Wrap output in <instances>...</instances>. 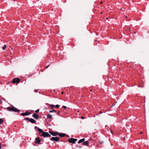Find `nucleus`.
I'll return each instance as SVG.
<instances>
[{
  "label": "nucleus",
  "mask_w": 149,
  "mask_h": 149,
  "mask_svg": "<svg viewBox=\"0 0 149 149\" xmlns=\"http://www.w3.org/2000/svg\"><path fill=\"white\" fill-rule=\"evenodd\" d=\"M12 107H7V109L8 111H13L15 112H19L20 111L17 108H15L13 105H12Z\"/></svg>",
  "instance_id": "f257e3e1"
},
{
  "label": "nucleus",
  "mask_w": 149,
  "mask_h": 149,
  "mask_svg": "<svg viewBox=\"0 0 149 149\" xmlns=\"http://www.w3.org/2000/svg\"><path fill=\"white\" fill-rule=\"evenodd\" d=\"M40 135L44 137H49L51 136V135L49 134L48 133L45 132H43Z\"/></svg>",
  "instance_id": "f03ea898"
},
{
  "label": "nucleus",
  "mask_w": 149,
  "mask_h": 149,
  "mask_svg": "<svg viewBox=\"0 0 149 149\" xmlns=\"http://www.w3.org/2000/svg\"><path fill=\"white\" fill-rule=\"evenodd\" d=\"M60 139L58 137H53L50 139V140L52 141H58Z\"/></svg>",
  "instance_id": "7ed1b4c3"
},
{
  "label": "nucleus",
  "mask_w": 149,
  "mask_h": 149,
  "mask_svg": "<svg viewBox=\"0 0 149 149\" xmlns=\"http://www.w3.org/2000/svg\"><path fill=\"white\" fill-rule=\"evenodd\" d=\"M77 141V139L71 138L68 140V141L71 143H75L76 141Z\"/></svg>",
  "instance_id": "20e7f679"
},
{
  "label": "nucleus",
  "mask_w": 149,
  "mask_h": 149,
  "mask_svg": "<svg viewBox=\"0 0 149 149\" xmlns=\"http://www.w3.org/2000/svg\"><path fill=\"white\" fill-rule=\"evenodd\" d=\"M20 81V80L18 78H15L13 79L12 82L14 83H19Z\"/></svg>",
  "instance_id": "39448f33"
},
{
  "label": "nucleus",
  "mask_w": 149,
  "mask_h": 149,
  "mask_svg": "<svg viewBox=\"0 0 149 149\" xmlns=\"http://www.w3.org/2000/svg\"><path fill=\"white\" fill-rule=\"evenodd\" d=\"M49 132L53 136H58V132H54L51 131H49Z\"/></svg>",
  "instance_id": "423d86ee"
},
{
  "label": "nucleus",
  "mask_w": 149,
  "mask_h": 149,
  "mask_svg": "<svg viewBox=\"0 0 149 149\" xmlns=\"http://www.w3.org/2000/svg\"><path fill=\"white\" fill-rule=\"evenodd\" d=\"M36 142L35 143L36 144H40V142L41 139H40L39 137H38L35 139Z\"/></svg>",
  "instance_id": "0eeeda50"
},
{
  "label": "nucleus",
  "mask_w": 149,
  "mask_h": 149,
  "mask_svg": "<svg viewBox=\"0 0 149 149\" xmlns=\"http://www.w3.org/2000/svg\"><path fill=\"white\" fill-rule=\"evenodd\" d=\"M32 117L36 120H38L39 118L38 115L35 113H34L32 115Z\"/></svg>",
  "instance_id": "6e6552de"
},
{
  "label": "nucleus",
  "mask_w": 149,
  "mask_h": 149,
  "mask_svg": "<svg viewBox=\"0 0 149 149\" xmlns=\"http://www.w3.org/2000/svg\"><path fill=\"white\" fill-rule=\"evenodd\" d=\"M30 113L29 112H25L22 113L21 114V115L22 116H27L30 114Z\"/></svg>",
  "instance_id": "1a4fd4ad"
},
{
  "label": "nucleus",
  "mask_w": 149,
  "mask_h": 149,
  "mask_svg": "<svg viewBox=\"0 0 149 149\" xmlns=\"http://www.w3.org/2000/svg\"><path fill=\"white\" fill-rule=\"evenodd\" d=\"M29 121L32 123H35L36 122V121L34 119L32 118L30 119Z\"/></svg>",
  "instance_id": "9d476101"
},
{
  "label": "nucleus",
  "mask_w": 149,
  "mask_h": 149,
  "mask_svg": "<svg viewBox=\"0 0 149 149\" xmlns=\"http://www.w3.org/2000/svg\"><path fill=\"white\" fill-rule=\"evenodd\" d=\"M58 136H59L61 137H63L65 136V134L63 133H60L58 132Z\"/></svg>",
  "instance_id": "9b49d317"
},
{
  "label": "nucleus",
  "mask_w": 149,
  "mask_h": 149,
  "mask_svg": "<svg viewBox=\"0 0 149 149\" xmlns=\"http://www.w3.org/2000/svg\"><path fill=\"white\" fill-rule=\"evenodd\" d=\"M88 143H89V142L88 141H86L84 142L82 144L83 145L87 146L88 145Z\"/></svg>",
  "instance_id": "f8f14e48"
},
{
  "label": "nucleus",
  "mask_w": 149,
  "mask_h": 149,
  "mask_svg": "<svg viewBox=\"0 0 149 149\" xmlns=\"http://www.w3.org/2000/svg\"><path fill=\"white\" fill-rule=\"evenodd\" d=\"M85 139L83 138V139H82L79 140L78 142V143H80L82 142H84V141Z\"/></svg>",
  "instance_id": "ddd939ff"
},
{
  "label": "nucleus",
  "mask_w": 149,
  "mask_h": 149,
  "mask_svg": "<svg viewBox=\"0 0 149 149\" xmlns=\"http://www.w3.org/2000/svg\"><path fill=\"white\" fill-rule=\"evenodd\" d=\"M37 130L40 133H42V132H44L41 129H40L39 128H37Z\"/></svg>",
  "instance_id": "4468645a"
},
{
  "label": "nucleus",
  "mask_w": 149,
  "mask_h": 149,
  "mask_svg": "<svg viewBox=\"0 0 149 149\" xmlns=\"http://www.w3.org/2000/svg\"><path fill=\"white\" fill-rule=\"evenodd\" d=\"M47 118L49 119H51L52 118V116L51 114H49L47 116Z\"/></svg>",
  "instance_id": "2eb2a0df"
},
{
  "label": "nucleus",
  "mask_w": 149,
  "mask_h": 149,
  "mask_svg": "<svg viewBox=\"0 0 149 149\" xmlns=\"http://www.w3.org/2000/svg\"><path fill=\"white\" fill-rule=\"evenodd\" d=\"M3 122V120L2 118H0V124H1Z\"/></svg>",
  "instance_id": "dca6fc26"
},
{
  "label": "nucleus",
  "mask_w": 149,
  "mask_h": 149,
  "mask_svg": "<svg viewBox=\"0 0 149 149\" xmlns=\"http://www.w3.org/2000/svg\"><path fill=\"white\" fill-rule=\"evenodd\" d=\"M49 112L50 113H53V112H55V113L56 112V111L55 110H50L49 111Z\"/></svg>",
  "instance_id": "f3484780"
},
{
  "label": "nucleus",
  "mask_w": 149,
  "mask_h": 149,
  "mask_svg": "<svg viewBox=\"0 0 149 149\" xmlns=\"http://www.w3.org/2000/svg\"><path fill=\"white\" fill-rule=\"evenodd\" d=\"M30 119H29V118H25L24 119V120H27V121H29V120H30Z\"/></svg>",
  "instance_id": "a211bd4d"
},
{
  "label": "nucleus",
  "mask_w": 149,
  "mask_h": 149,
  "mask_svg": "<svg viewBox=\"0 0 149 149\" xmlns=\"http://www.w3.org/2000/svg\"><path fill=\"white\" fill-rule=\"evenodd\" d=\"M6 45H4L2 49L3 50H4L5 49H6Z\"/></svg>",
  "instance_id": "6ab92c4d"
},
{
  "label": "nucleus",
  "mask_w": 149,
  "mask_h": 149,
  "mask_svg": "<svg viewBox=\"0 0 149 149\" xmlns=\"http://www.w3.org/2000/svg\"><path fill=\"white\" fill-rule=\"evenodd\" d=\"M56 108H58L60 107V105L58 104L56 105L55 106Z\"/></svg>",
  "instance_id": "aec40b11"
},
{
  "label": "nucleus",
  "mask_w": 149,
  "mask_h": 149,
  "mask_svg": "<svg viewBox=\"0 0 149 149\" xmlns=\"http://www.w3.org/2000/svg\"><path fill=\"white\" fill-rule=\"evenodd\" d=\"M39 111V109H38L37 110H36L35 111V112L36 113H38Z\"/></svg>",
  "instance_id": "412c9836"
},
{
  "label": "nucleus",
  "mask_w": 149,
  "mask_h": 149,
  "mask_svg": "<svg viewBox=\"0 0 149 149\" xmlns=\"http://www.w3.org/2000/svg\"><path fill=\"white\" fill-rule=\"evenodd\" d=\"M55 106H54V105H50V107H55Z\"/></svg>",
  "instance_id": "4be33fe9"
},
{
  "label": "nucleus",
  "mask_w": 149,
  "mask_h": 149,
  "mask_svg": "<svg viewBox=\"0 0 149 149\" xmlns=\"http://www.w3.org/2000/svg\"><path fill=\"white\" fill-rule=\"evenodd\" d=\"M63 107L65 109H66V107L65 106H63Z\"/></svg>",
  "instance_id": "5701e85b"
},
{
  "label": "nucleus",
  "mask_w": 149,
  "mask_h": 149,
  "mask_svg": "<svg viewBox=\"0 0 149 149\" xmlns=\"http://www.w3.org/2000/svg\"><path fill=\"white\" fill-rule=\"evenodd\" d=\"M59 113H60V111H58L57 113V115H59Z\"/></svg>",
  "instance_id": "b1692460"
},
{
  "label": "nucleus",
  "mask_w": 149,
  "mask_h": 149,
  "mask_svg": "<svg viewBox=\"0 0 149 149\" xmlns=\"http://www.w3.org/2000/svg\"><path fill=\"white\" fill-rule=\"evenodd\" d=\"M81 118L82 119H84V118L83 116H82L81 117Z\"/></svg>",
  "instance_id": "393cba45"
},
{
  "label": "nucleus",
  "mask_w": 149,
  "mask_h": 149,
  "mask_svg": "<svg viewBox=\"0 0 149 149\" xmlns=\"http://www.w3.org/2000/svg\"><path fill=\"white\" fill-rule=\"evenodd\" d=\"M37 128H38L37 126H35L34 127V128L35 129H36V128L37 129Z\"/></svg>",
  "instance_id": "a878e982"
},
{
  "label": "nucleus",
  "mask_w": 149,
  "mask_h": 149,
  "mask_svg": "<svg viewBox=\"0 0 149 149\" xmlns=\"http://www.w3.org/2000/svg\"><path fill=\"white\" fill-rule=\"evenodd\" d=\"M102 143H103V141H100V143H101V144Z\"/></svg>",
  "instance_id": "bb28decb"
},
{
  "label": "nucleus",
  "mask_w": 149,
  "mask_h": 149,
  "mask_svg": "<svg viewBox=\"0 0 149 149\" xmlns=\"http://www.w3.org/2000/svg\"><path fill=\"white\" fill-rule=\"evenodd\" d=\"M49 65H48L46 67V69H47L49 66Z\"/></svg>",
  "instance_id": "cd10ccee"
},
{
  "label": "nucleus",
  "mask_w": 149,
  "mask_h": 149,
  "mask_svg": "<svg viewBox=\"0 0 149 149\" xmlns=\"http://www.w3.org/2000/svg\"><path fill=\"white\" fill-rule=\"evenodd\" d=\"M1 145L0 144V149H1Z\"/></svg>",
  "instance_id": "c85d7f7f"
},
{
  "label": "nucleus",
  "mask_w": 149,
  "mask_h": 149,
  "mask_svg": "<svg viewBox=\"0 0 149 149\" xmlns=\"http://www.w3.org/2000/svg\"><path fill=\"white\" fill-rule=\"evenodd\" d=\"M100 113H102V112H101V111H100Z\"/></svg>",
  "instance_id": "c756f323"
},
{
  "label": "nucleus",
  "mask_w": 149,
  "mask_h": 149,
  "mask_svg": "<svg viewBox=\"0 0 149 149\" xmlns=\"http://www.w3.org/2000/svg\"><path fill=\"white\" fill-rule=\"evenodd\" d=\"M63 92H61V94H63Z\"/></svg>",
  "instance_id": "7c9ffc66"
},
{
  "label": "nucleus",
  "mask_w": 149,
  "mask_h": 149,
  "mask_svg": "<svg viewBox=\"0 0 149 149\" xmlns=\"http://www.w3.org/2000/svg\"><path fill=\"white\" fill-rule=\"evenodd\" d=\"M111 132L112 133H113V132L112 131H111Z\"/></svg>",
  "instance_id": "2f4dec72"
},
{
  "label": "nucleus",
  "mask_w": 149,
  "mask_h": 149,
  "mask_svg": "<svg viewBox=\"0 0 149 149\" xmlns=\"http://www.w3.org/2000/svg\"><path fill=\"white\" fill-rule=\"evenodd\" d=\"M3 100H5V99H3Z\"/></svg>",
  "instance_id": "473e14b6"
},
{
  "label": "nucleus",
  "mask_w": 149,
  "mask_h": 149,
  "mask_svg": "<svg viewBox=\"0 0 149 149\" xmlns=\"http://www.w3.org/2000/svg\"><path fill=\"white\" fill-rule=\"evenodd\" d=\"M140 133L141 134L142 133L141 132Z\"/></svg>",
  "instance_id": "72a5a7b5"
},
{
  "label": "nucleus",
  "mask_w": 149,
  "mask_h": 149,
  "mask_svg": "<svg viewBox=\"0 0 149 149\" xmlns=\"http://www.w3.org/2000/svg\"><path fill=\"white\" fill-rule=\"evenodd\" d=\"M140 149L139 148V149Z\"/></svg>",
  "instance_id": "f704fd0d"
}]
</instances>
